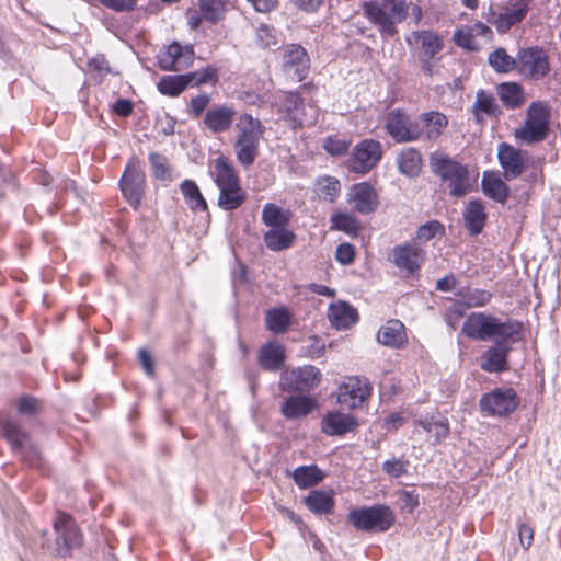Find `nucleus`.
I'll return each instance as SVG.
<instances>
[{
    "label": "nucleus",
    "instance_id": "1",
    "mask_svg": "<svg viewBox=\"0 0 561 561\" xmlns=\"http://www.w3.org/2000/svg\"><path fill=\"white\" fill-rule=\"evenodd\" d=\"M523 325L516 320L501 321L484 312H472L462 325V332L468 337L479 341L495 339H512L515 333H522Z\"/></svg>",
    "mask_w": 561,
    "mask_h": 561
},
{
    "label": "nucleus",
    "instance_id": "2",
    "mask_svg": "<svg viewBox=\"0 0 561 561\" xmlns=\"http://www.w3.org/2000/svg\"><path fill=\"white\" fill-rule=\"evenodd\" d=\"M405 0H373L363 4L364 15L379 30L382 36L397 34V24L409 14Z\"/></svg>",
    "mask_w": 561,
    "mask_h": 561
},
{
    "label": "nucleus",
    "instance_id": "3",
    "mask_svg": "<svg viewBox=\"0 0 561 561\" xmlns=\"http://www.w3.org/2000/svg\"><path fill=\"white\" fill-rule=\"evenodd\" d=\"M237 138L233 150L238 161L243 167H250L259 156L260 140L264 135L265 126L251 114L240 115L236 124Z\"/></svg>",
    "mask_w": 561,
    "mask_h": 561
},
{
    "label": "nucleus",
    "instance_id": "4",
    "mask_svg": "<svg viewBox=\"0 0 561 561\" xmlns=\"http://www.w3.org/2000/svg\"><path fill=\"white\" fill-rule=\"evenodd\" d=\"M430 167L432 172L447 184L451 196L462 197L471 191L472 180L468 168L447 154L438 151L431 153Z\"/></svg>",
    "mask_w": 561,
    "mask_h": 561
},
{
    "label": "nucleus",
    "instance_id": "5",
    "mask_svg": "<svg viewBox=\"0 0 561 561\" xmlns=\"http://www.w3.org/2000/svg\"><path fill=\"white\" fill-rule=\"evenodd\" d=\"M551 110L543 101H534L526 111L524 124L515 129L516 139L525 144H536L545 140L549 134Z\"/></svg>",
    "mask_w": 561,
    "mask_h": 561
},
{
    "label": "nucleus",
    "instance_id": "6",
    "mask_svg": "<svg viewBox=\"0 0 561 561\" xmlns=\"http://www.w3.org/2000/svg\"><path fill=\"white\" fill-rule=\"evenodd\" d=\"M516 72L531 81H540L550 72V58L540 46L519 48L517 51Z\"/></svg>",
    "mask_w": 561,
    "mask_h": 561
},
{
    "label": "nucleus",
    "instance_id": "7",
    "mask_svg": "<svg viewBox=\"0 0 561 561\" xmlns=\"http://www.w3.org/2000/svg\"><path fill=\"white\" fill-rule=\"evenodd\" d=\"M121 191L127 202L137 209L145 194L146 178L141 163L131 158L119 181Z\"/></svg>",
    "mask_w": 561,
    "mask_h": 561
},
{
    "label": "nucleus",
    "instance_id": "8",
    "mask_svg": "<svg viewBox=\"0 0 561 561\" xmlns=\"http://www.w3.org/2000/svg\"><path fill=\"white\" fill-rule=\"evenodd\" d=\"M386 129L397 142H412L423 136L420 122L412 119L402 110H393L387 114Z\"/></svg>",
    "mask_w": 561,
    "mask_h": 561
},
{
    "label": "nucleus",
    "instance_id": "9",
    "mask_svg": "<svg viewBox=\"0 0 561 561\" xmlns=\"http://www.w3.org/2000/svg\"><path fill=\"white\" fill-rule=\"evenodd\" d=\"M2 431L11 444L12 449L20 454L22 460L31 467H38L42 463L41 453L31 443L28 435L13 421L7 420L2 424Z\"/></svg>",
    "mask_w": 561,
    "mask_h": 561
},
{
    "label": "nucleus",
    "instance_id": "10",
    "mask_svg": "<svg viewBox=\"0 0 561 561\" xmlns=\"http://www.w3.org/2000/svg\"><path fill=\"white\" fill-rule=\"evenodd\" d=\"M517 394L512 388H497L480 399L481 411L486 415L505 416L516 410Z\"/></svg>",
    "mask_w": 561,
    "mask_h": 561
},
{
    "label": "nucleus",
    "instance_id": "11",
    "mask_svg": "<svg viewBox=\"0 0 561 561\" xmlns=\"http://www.w3.org/2000/svg\"><path fill=\"white\" fill-rule=\"evenodd\" d=\"M522 333H515L512 339H495L494 343L481 357V368L489 373H500L508 369L507 355L512 344L520 340Z\"/></svg>",
    "mask_w": 561,
    "mask_h": 561
},
{
    "label": "nucleus",
    "instance_id": "12",
    "mask_svg": "<svg viewBox=\"0 0 561 561\" xmlns=\"http://www.w3.org/2000/svg\"><path fill=\"white\" fill-rule=\"evenodd\" d=\"M370 385L366 378L348 377L337 391V401L345 409H356L370 396Z\"/></svg>",
    "mask_w": 561,
    "mask_h": 561
},
{
    "label": "nucleus",
    "instance_id": "13",
    "mask_svg": "<svg viewBox=\"0 0 561 561\" xmlns=\"http://www.w3.org/2000/svg\"><path fill=\"white\" fill-rule=\"evenodd\" d=\"M283 71L296 81H302L310 68V59L306 49L298 44H289L283 49Z\"/></svg>",
    "mask_w": 561,
    "mask_h": 561
},
{
    "label": "nucleus",
    "instance_id": "14",
    "mask_svg": "<svg viewBox=\"0 0 561 561\" xmlns=\"http://www.w3.org/2000/svg\"><path fill=\"white\" fill-rule=\"evenodd\" d=\"M382 149L379 141L365 139L354 148L350 168L356 173H366L381 159Z\"/></svg>",
    "mask_w": 561,
    "mask_h": 561
},
{
    "label": "nucleus",
    "instance_id": "15",
    "mask_svg": "<svg viewBox=\"0 0 561 561\" xmlns=\"http://www.w3.org/2000/svg\"><path fill=\"white\" fill-rule=\"evenodd\" d=\"M348 520L353 526H391L394 522L391 508L383 504L352 510Z\"/></svg>",
    "mask_w": 561,
    "mask_h": 561
},
{
    "label": "nucleus",
    "instance_id": "16",
    "mask_svg": "<svg viewBox=\"0 0 561 561\" xmlns=\"http://www.w3.org/2000/svg\"><path fill=\"white\" fill-rule=\"evenodd\" d=\"M194 50L192 46H182L173 42L159 55V66L163 70L180 71L192 65Z\"/></svg>",
    "mask_w": 561,
    "mask_h": 561
},
{
    "label": "nucleus",
    "instance_id": "17",
    "mask_svg": "<svg viewBox=\"0 0 561 561\" xmlns=\"http://www.w3.org/2000/svg\"><path fill=\"white\" fill-rule=\"evenodd\" d=\"M497 157L506 181H512L523 173L526 158L522 150L503 142L499 146Z\"/></svg>",
    "mask_w": 561,
    "mask_h": 561
},
{
    "label": "nucleus",
    "instance_id": "18",
    "mask_svg": "<svg viewBox=\"0 0 561 561\" xmlns=\"http://www.w3.org/2000/svg\"><path fill=\"white\" fill-rule=\"evenodd\" d=\"M407 43L410 46L417 47L420 49L419 58L424 59H434L444 47L443 38L428 30L412 32L407 37Z\"/></svg>",
    "mask_w": 561,
    "mask_h": 561
},
{
    "label": "nucleus",
    "instance_id": "19",
    "mask_svg": "<svg viewBox=\"0 0 561 561\" xmlns=\"http://www.w3.org/2000/svg\"><path fill=\"white\" fill-rule=\"evenodd\" d=\"M54 546L50 547L58 557H70L72 550L82 546L83 537L80 528H53Z\"/></svg>",
    "mask_w": 561,
    "mask_h": 561
},
{
    "label": "nucleus",
    "instance_id": "20",
    "mask_svg": "<svg viewBox=\"0 0 561 561\" xmlns=\"http://www.w3.org/2000/svg\"><path fill=\"white\" fill-rule=\"evenodd\" d=\"M350 202L356 211L364 215L374 213L379 204L377 192L366 182L355 184L352 187Z\"/></svg>",
    "mask_w": 561,
    "mask_h": 561
},
{
    "label": "nucleus",
    "instance_id": "21",
    "mask_svg": "<svg viewBox=\"0 0 561 561\" xmlns=\"http://www.w3.org/2000/svg\"><path fill=\"white\" fill-rule=\"evenodd\" d=\"M234 118L236 111L232 107L217 105L205 113L203 124L211 133L220 134L230 129Z\"/></svg>",
    "mask_w": 561,
    "mask_h": 561
},
{
    "label": "nucleus",
    "instance_id": "22",
    "mask_svg": "<svg viewBox=\"0 0 561 561\" xmlns=\"http://www.w3.org/2000/svg\"><path fill=\"white\" fill-rule=\"evenodd\" d=\"M357 426L351 414L332 411L327 413L321 422L322 432L330 436H340L352 432Z\"/></svg>",
    "mask_w": 561,
    "mask_h": 561
},
{
    "label": "nucleus",
    "instance_id": "23",
    "mask_svg": "<svg viewBox=\"0 0 561 561\" xmlns=\"http://www.w3.org/2000/svg\"><path fill=\"white\" fill-rule=\"evenodd\" d=\"M377 340L380 344L392 348L404 347L408 343L404 324L399 320H389L379 329Z\"/></svg>",
    "mask_w": 561,
    "mask_h": 561
},
{
    "label": "nucleus",
    "instance_id": "24",
    "mask_svg": "<svg viewBox=\"0 0 561 561\" xmlns=\"http://www.w3.org/2000/svg\"><path fill=\"white\" fill-rule=\"evenodd\" d=\"M496 93L507 110L520 108L526 103V94L518 82H502L496 85Z\"/></svg>",
    "mask_w": 561,
    "mask_h": 561
},
{
    "label": "nucleus",
    "instance_id": "25",
    "mask_svg": "<svg viewBox=\"0 0 561 561\" xmlns=\"http://www.w3.org/2000/svg\"><path fill=\"white\" fill-rule=\"evenodd\" d=\"M317 407V401L306 396H291L280 407V412L286 419H299L311 413Z\"/></svg>",
    "mask_w": 561,
    "mask_h": 561
},
{
    "label": "nucleus",
    "instance_id": "26",
    "mask_svg": "<svg viewBox=\"0 0 561 561\" xmlns=\"http://www.w3.org/2000/svg\"><path fill=\"white\" fill-rule=\"evenodd\" d=\"M486 217L485 208L480 201H469L463 209L465 227L471 236H477L483 230Z\"/></svg>",
    "mask_w": 561,
    "mask_h": 561
},
{
    "label": "nucleus",
    "instance_id": "27",
    "mask_svg": "<svg viewBox=\"0 0 561 561\" xmlns=\"http://www.w3.org/2000/svg\"><path fill=\"white\" fill-rule=\"evenodd\" d=\"M528 12V3L516 0L512 7L505 8V12L492 22L500 33H506L513 25L519 23Z\"/></svg>",
    "mask_w": 561,
    "mask_h": 561
},
{
    "label": "nucleus",
    "instance_id": "28",
    "mask_svg": "<svg viewBox=\"0 0 561 561\" xmlns=\"http://www.w3.org/2000/svg\"><path fill=\"white\" fill-rule=\"evenodd\" d=\"M393 261L398 267L413 273L420 268L423 261L422 250L414 245L396 247Z\"/></svg>",
    "mask_w": 561,
    "mask_h": 561
},
{
    "label": "nucleus",
    "instance_id": "29",
    "mask_svg": "<svg viewBox=\"0 0 561 561\" xmlns=\"http://www.w3.org/2000/svg\"><path fill=\"white\" fill-rule=\"evenodd\" d=\"M328 317L336 329H347L356 322L357 312L351 305L339 301L330 305Z\"/></svg>",
    "mask_w": 561,
    "mask_h": 561
},
{
    "label": "nucleus",
    "instance_id": "30",
    "mask_svg": "<svg viewBox=\"0 0 561 561\" xmlns=\"http://www.w3.org/2000/svg\"><path fill=\"white\" fill-rule=\"evenodd\" d=\"M419 122L423 127V135L427 140L437 139L448 125L447 116L435 111L421 114Z\"/></svg>",
    "mask_w": 561,
    "mask_h": 561
},
{
    "label": "nucleus",
    "instance_id": "31",
    "mask_svg": "<svg viewBox=\"0 0 561 561\" xmlns=\"http://www.w3.org/2000/svg\"><path fill=\"white\" fill-rule=\"evenodd\" d=\"M472 114L478 123L483 121V115L497 117L502 111L496 103L493 94L479 90L476 94V101L472 104Z\"/></svg>",
    "mask_w": 561,
    "mask_h": 561
},
{
    "label": "nucleus",
    "instance_id": "32",
    "mask_svg": "<svg viewBox=\"0 0 561 561\" xmlns=\"http://www.w3.org/2000/svg\"><path fill=\"white\" fill-rule=\"evenodd\" d=\"M284 359V348L278 343H267L260 350L259 362L266 370H278L283 366Z\"/></svg>",
    "mask_w": 561,
    "mask_h": 561
},
{
    "label": "nucleus",
    "instance_id": "33",
    "mask_svg": "<svg viewBox=\"0 0 561 561\" xmlns=\"http://www.w3.org/2000/svg\"><path fill=\"white\" fill-rule=\"evenodd\" d=\"M290 380L294 382V388L298 391H308L320 381V371L314 366H304L294 369L290 375Z\"/></svg>",
    "mask_w": 561,
    "mask_h": 561
},
{
    "label": "nucleus",
    "instance_id": "34",
    "mask_svg": "<svg viewBox=\"0 0 561 561\" xmlns=\"http://www.w3.org/2000/svg\"><path fill=\"white\" fill-rule=\"evenodd\" d=\"M397 164L400 173L414 178L419 175L422 169V157L419 150L414 148L403 149L397 158Z\"/></svg>",
    "mask_w": 561,
    "mask_h": 561
},
{
    "label": "nucleus",
    "instance_id": "35",
    "mask_svg": "<svg viewBox=\"0 0 561 561\" xmlns=\"http://www.w3.org/2000/svg\"><path fill=\"white\" fill-rule=\"evenodd\" d=\"M302 99L294 92H286L282 95L279 111L284 112L295 126L301 127L305 124L302 118Z\"/></svg>",
    "mask_w": 561,
    "mask_h": 561
},
{
    "label": "nucleus",
    "instance_id": "36",
    "mask_svg": "<svg viewBox=\"0 0 561 561\" xmlns=\"http://www.w3.org/2000/svg\"><path fill=\"white\" fill-rule=\"evenodd\" d=\"M305 504L314 514H329L334 507L333 493L322 490L311 491L305 497Z\"/></svg>",
    "mask_w": 561,
    "mask_h": 561
},
{
    "label": "nucleus",
    "instance_id": "37",
    "mask_svg": "<svg viewBox=\"0 0 561 561\" xmlns=\"http://www.w3.org/2000/svg\"><path fill=\"white\" fill-rule=\"evenodd\" d=\"M294 240L295 234L293 231L288 230L287 227L271 228L264 234V242L272 251L286 250L291 247Z\"/></svg>",
    "mask_w": 561,
    "mask_h": 561
},
{
    "label": "nucleus",
    "instance_id": "38",
    "mask_svg": "<svg viewBox=\"0 0 561 561\" xmlns=\"http://www.w3.org/2000/svg\"><path fill=\"white\" fill-rule=\"evenodd\" d=\"M266 328L275 333L280 334L287 331L291 324V314L285 307L273 308L266 312Z\"/></svg>",
    "mask_w": 561,
    "mask_h": 561
},
{
    "label": "nucleus",
    "instance_id": "39",
    "mask_svg": "<svg viewBox=\"0 0 561 561\" xmlns=\"http://www.w3.org/2000/svg\"><path fill=\"white\" fill-rule=\"evenodd\" d=\"M482 191L488 197L504 204L508 197L510 188L500 178L484 174L482 179Z\"/></svg>",
    "mask_w": 561,
    "mask_h": 561
},
{
    "label": "nucleus",
    "instance_id": "40",
    "mask_svg": "<svg viewBox=\"0 0 561 561\" xmlns=\"http://www.w3.org/2000/svg\"><path fill=\"white\" fill-rule=\"evenodd\" d=\"M215 182L219 188L236 187V185L240 184L233 168L222 156L215 162Z\"/></svg>",
    "mask_w": 561,
    "mask_h": 561
},
{
    "label": "nucleus",
    "instance_id": "41",
    "mask_svg": "<svg viewBox=\"0 0 561 561\" xmlns=\"http://www.w3.org/2000/svg\"><path fill=\"white\" fill-rule=\"evenodd\" d=\"M291 477L300 489H307L321 482L324 474L317 466H300L294 470Z\"/></svg>",
    "mask_w": 561,
    "mask_h": 561
},
{
    "label": "nucleus",
    "instance_id": "42",
    "mask_svg": "<svg viewBox=\"0 0 561 561\" xmlns=\"http://www.w3.org/2000/svg\"><path fill=\"white\" fill-rule=\"evenodd\" d=\"M188 85H191V83L187 73L163 76L157 84L159 92L169 96L179 95Z\"/></svg>",
    "mask_w": 561,
    "mask_h": 561
},
{
    "label": "nucleus",
    "instance_id": "43",
    "mask_svg": "<svg viewBox=\"0 0 561 561\" xmlns=\"http://www.w3.org/2000/svg\"><path fill=\"white\" fill-rule=\"evenodd\" d=\"M460 304L465 308H478L488 305L492 298V294L479 288H460L457 291Z\"/></svg>",
    "mask_w": 561,
    "mask_h": 561
},
{
    "label": "nucleus",
    "instance_id": "44",
    "mask_svg": "<svg viewBox=\"0 0 561 561\" xmlns=\"http://www.w3.org/2000/svg\"><path fill=\"white\" fill-rule=\"evenodd\" d=\"M517 55L515 57L507 54L506 49L499 47L490 53L488 62L490 67L497 73H508L516 71Z\"/></svg>",
    "mask_w": 561,
    "mask_h": 561
},
{
    "label": "nucleus",
    "instance_id": "45",
    "mask_svg": "<svg viewBox=\"0 0 561 561\" xmlns=\"http://www.w3.org/2000/svg\"><path fill=\"white\" fill-rule=\"evenodd\" d=\"M181 193L183 194L187 205L192 210L205 211L207 210V203L203 197L197 184L192 180H185L180 185Z\"/></svg>",
    "mask_w": 561,
    "mask_h": 561
},
{
    "label": "nucleus",
    "instance_id": "46",
    "mask_svg": "<svg viewBox=\"0 0 561 561\" xmlns=\"http://www.w3.org/2000/svg\"><path fill=\"white\" fill-rule=\"evenodd\" d=\"M290 214L275 204H266L262 211L263 222L271 228H283L289 224Z\"/></svg>",
    "mask_w": 561,
    "mask_h": 561
},
{
    "label": "nucleus",
    "instance_id": "47",
    "mask_svg": "<svg viewBox=\"0 0 561 561\" xmlns=\"http://www.w3.org/2000/svg\"><path fill=\"white\" fill-rule=\"evenodd\" d=\"M218 205L225 210L237 209L245 199V193L240 184L231 187L219 188Z\"/></svg>",
    "mask_w": 561,
    "mask_h": 561
},
{
    "label": "nucleus",
    "instance_id": "48",
    "mask_svg": "<svg viewBox=\"0 0 561 561\" xmlns=\"http://www.w3.org/2000/svg\"><path fill=\"white\" fill-rule=\"evenodd\" d=\"M417 424L422 426L428 434L434 436L433 444H439L443 439H445L449 435V424L446 419H425L419 420Z\"/></svg>",
    "mask_w": 561,
    "mask_h": 561
},
{
    "label": "nucleus",
    "instance_id": "49",
    "mask_svg": "<svg viewBox=\"0 0 561 561\" xmlns=\"http://www.w3.org/2000/svg\"><path fill=\"white\" fill-rule=\"evenodd\" d=\"M341 191L340 181L333 176L320 178L316 183V193L319 198L333 203Z\"/></svg>",
    "mask_w": 561,
    "mask_h": 561
},
{
    "label": "nucleus",
    "instance_id": "50",
    "mask_svg": "<svg viewBox=\"0 0 561 561\" xmlns=\"http://www.w3.org/2000/svg\"><path fill=\"white\" fill-rule=\"evenodd\" d=\"M199 10L206 21L217 23L224 15L225 2L224 0H199Z\"/></svg>",
    "mask_w": 561,
    "mask_h": 561
},
{
    "label": "nucleus",
    "instance_id": "51",
    "mask_svg": "<svg viewBox=\"0 0 561 561\" xmlns=\"http://www.w3.org/2000/svg\"><path fill=\"white\" fill-rule=\"evenodd\" d=\"M409 461L392 457L382 463V471L390 478H400L408 473Z\"/></svg>",
    "mask_w": 561,
    "mask_h": 561
},
{
    "label": "nucleus",
    "instance_id": "52",
    "mask_svg": "<svg viewBox=\"0 0 561 561\" xmlns=\"http://www.w3.org/2000/svg\"><path fill=\"white\" fill-rule=\"evenodd\" d=\"M149 160L153 170V174L158 180H169L171 178L170 168L167 159L159 153H151Z\"/></svg>",
    "mask_w": 561,
    "mask_h": 561
},
{
    "label": "nucleus",
    "instance_id": "53",
    "mask_svg": "<svg viewBox=\"0 0 561 561\" xmlns=\"http://www.w3.org/2000/svg\"><path fill=\"white\" fill-rule=\"evenodd\" d=\"M454 41L457 46L468 50H477L479 48L474 34L470 28L456 31L454 34Z\"/></svg>",
    "mask_w": 561,
    "mask_h": 561
},
{
    "label": "nucleus",
    "instance_id": "54",
    "mask_svg": "<svg viewBox=\"0 0 561 561\" xmlns=\"http://www.w3.org/2000/svg\"><path fill=\"white\" fill-rule=\"evenodd\" d=\"M443 230L444 226L438 221H430L419 228L416 238L422 242H426L435 236L443 233Z\"/></svg>",
    "mask_w": 561,
    "mask_h": 561
},
{
    "label": "nucleus",
    "instance_id": "55",
    "mask_svg": "<svg viewBox=\"0 0 561 561\" xmlns=\"http://www.w3.org/2000/svg\"><path fill=\"white\" fill-rule=\"evenodd\" d=\"M398 503L401 510L412 513L419 506V495L414 491H400L398 493Z\"/></svg>",
    "mask_w": 561,
    "mask_h": 561
},
{
    "label": "nucleus",
    "instance_id": "56",
    "mask_svg": "<svg viewBox=\"0 0 561 561\" xmlns=\"http://www.w3.org/2000/svg\"><path fill=\"white\" fill-rule=\"evenodd\" d=\"M256 37L262 48H270L277 44L275 31L264 24L257 28Z\"/></svg>",
    "mask_w": 561,
    "mask_h": 561
},
{
    "label": "nucleus",
    "instance_id": "57",
    "mask_svg": "<svg viewBox=\"0 0 561 561\" xmlns=\"http://www.w3.org/2000/svg\"><path fill=\"white\" fill-rule=\"evenodd\" d=\"M334 227L339 230L351 232L357 228L356 219L348 214H337L332 217Z\"/></svg>",
    "mask_w": 561,
    "mask_h": 561
},
{
    "label": "nucleus",
    "instance_id": "58",
    "mask_svg": "<svg viewBox=\"0 0 561 561\" xmlns=\"http://www.w3.org/2000/svg\"><path fill=\"white\" fill-rule=\"evenodd\" d=\"M191 85H199L216 80V72L211 68L202 71H194L187 73Z\"/></svg>",
    "mask_w": 561,
    "mask_h": 561
},
{
    "label": "nucleus",
    "instance_id": "59",
    "mask_svg": "<svg viewBox=\"0 0 561 561\" xmlns=\"http://www.w3.org/2000/svg\"><path fill=\"white\" fill-rule=\"evenodd\" d=\"M355 251L354 247L350 243H342L337 247L335 252V259L337 262L344 265H348L354 261Z\"/></svg>",
    "mask_w": 561,
    "mask_h": 561
},
{
    "label": "nucleus",
    "instance_id": "60",
    "mask_svg": "<svg viewBox=\"0 0 561 561\" xmlns=\"http://www.w3.org/2000/svg\"><path fill=\"white\" fill-rule=\"evenodd\" d=\"M210 102V98L207 94H201L191 100L190 113L193 117L197 118L205 111Z\"/></svg>",
    "mask_w": 561,
    "mask_h": 561
},
{
    "label": "nucleus",
    "instance_id": "61",
    "mask_svg": "<svg viewBox=\"0 0 561 561\" xmlns=\"http://www.w3.org/2000/svg\"><path fill=\"white\" fill-rule=\"evenodd\" d=\"M324 149L333 156H341L348 149V142L344 139L328 138L324 142Z\"/></svg>",
    "mask_w": 561,
    "mask_h": 561
},
{
    "label": "nucleus",
    "instance_id": "62",
    "mask_svg": "<svg viewBox=\"0 0 561 561\" xmlns=\"http://www.w3.org/2000/svg\"><path fill=\"white\" fill-rule=\"evenodd\" d=\"M465 314V307L459 302H455L453 306H450L445 316L446 322L451 327L456 328V323L463 317Z\"/></svg>",
    "mask_w": 561,
    "mask_h": 561
},
{
    "label": "nucleus",
    "instance_id": "63",
    "mask_svg": "<svg viewBox=\"0 0 561 561\" xmlns=\"http://www.w3.org/2000/svg\"><path fill=\"white\" fill-rule=\"evenodd\" d=\"M103 5L115 11H129L134 9L135 0H99Z\"/></svg>",
    "mask_w": 561,
    "mask_h": 561
},
{
    "label": "nucleus",
    "instance_id": "64",
    "mask_svg": "<svg viewBox=\"0 0 561 561\" xmlns=\"http://www.w3.org/2000/svg\"><path fill=\"white\" fill-rule=\"evenodd\" d=\"M138 360L148 376L154 375V362L150 353L144 348L138 351Z\"/></svg>",
    "mask_w": 561,
    "mask_h": 561
}]
</instances>
